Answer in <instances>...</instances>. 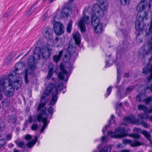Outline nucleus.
<instances>
[{"mask_svg": "<svg viewBox=\"0 0 152 152\" xmlns=\"http://www.w3.org/2000/svg\"><path fill=\"white\" fill-rule=\"evenodd\" d=\"M53 31L52 29L49 28H47L45 32L43 33V35L46 38L48 39V44L50 43V45L52 46L54 45L53 42V40L51 38L52 36Z\"/></svg>", "mask_w": 152, "mask_h": 152, "instance_id": "obj_16", "label": "nucleus"}, {"mask_svg": "<svg viewBox=\"0 0 152 152\" xmlns=\"http://www.w3.org/2000/svg\"><path fill=\"white\" fill-rule=\"evenodd\" d=\"M64 41L62 38L56 37L55 39V44L57 47H61L64 44Z\"/></svg>", "mask_w": 152, "mask_h": 152, "instance_id": "obj_21", "label": "nucleus"}, {"mask_svg": "<svg viewBox=\"0 0 152 152\" xmlns=\"http://www.w3.org/2000/svg\"><path fill=\"white\" fill-rule=\"evenodd\" d=\"M112 87L110 86L108 88L107 90V94L105 95V96H108L111 93Z\"/></svg>", "mask_w": 152, "mask_h": 152, "instance_id": "obj_38", "label": "nucleus"}, {"mask_svg": "<svg viewBox=\"0 0 152 152\" xmlns=\"http://www.w3.org/2000/svg\"><path fill=\"white\" fill-rule=\"evenodd\" d=\"M11 60L10 58H7L5 59V62L7 65L9 64L11 61Z\"/></svg>", "mask_w": 152, "mask_h": 152, "instance_id": "obj_45", "label": "nucleus"}, {"mask_svg": "<svg viewBox=\"0 0 152 152\" xmlns=\"http://www.w3.org/2000/svg\"><path fill=\"white\" fill-rule=\"evenodd\" d=\"M47 43V48L43 47L42 48H40L39 47H37L35 49V51L36 53L35 54V57L37 59H39L40 56V55L42 58H44L46 57H49L50 54L53 53L55 52L54 48L53 47V45L51 46Z\"/></svg>", "mask_w": 152, "mask_h": 152, "instance_id": "obj_3", "label": "nucleus"}, {"mask_svg": "<svg viewBox=\"0 0 152 152\" xmlns=\"http://www.w3.org/2000/svg\"><path fill=\"white\" fill-rule=\"evenodd\" d=\"M67 45V48L64 50L65 54L63 58V61L65 62L68 61L70 59L72 60H74L78 55L75 46H74L70 44H68Z\"/></svg>", "mask_w": 152, "mask_h": 152, "instance_id": "obj_5", "label": "nucleus"}, {"mask_svg": "<svg viewBox=\"0 0 152 152\" xmlns=\"http://www.w3.org/2000/svg\"><path fill=\"white\" fill-rule=\"evenodd\" d=\"M133 131L134 132L137 133H142V130L141 129L139 128H135L133 129Z\"/></svg>", "mask_w": 152, "mask_h": 152, "instance_id": "obj_39", "label": "nucleus"}, {"mask_svg": "<svg viewBox=\"0 0 152 152\" xmlns=\"http://www.w3.org/2000/svg\"><path fill=\"white\" fill-rule=\"evenodd\" d=\"M91 17V23L95 31L97 33H101L102 32V26L99 18L100 17L92 15Z\"/></svg>", "mask_w": 152, "mask_h": 152, "instance_id": "obj_9", "label": "nucleus"}, {"mask_svg": "<svg viewBox=\"0 0 152 152\" xmlns=\"http://www.w3.org/2000/svg\"><path fill=\"white\" fill-rule=\"evenodd\" d=\"M37 3V2L36 1V2H35L34 3V5H35Z\"/></svg>", "mask_w": 152, "mask_h": 152, "instance_id": "obj_63", "label": "nucleus"}, {"mask_svg": "<svg viewBox=\"0 0 152 152\" xmlns=\"http://www.w3.org/2000/svg\"><path fill=\"white\" fill-rule=\"evenodd\" d=\"M108 63V61H106V65H105V66L106 67H107L108 66L107 65Z\"/></svg>", "mask_w": 152, "mask_h": 152, "instance_id": "obj_61", "label": "nucleus"}, {"mask_svg": "<svg viewBox=\"0 0 152 152\" xmlns=\"http://www.w3.org/2000/svg\"><path fill=\"white\" fill-rule=\"evenodd\" d=\"M35 54H37V53H36L34 50V56H30L28 58V69L26 70L25 72L24 75V80L26 84H27L29 82L28 80V77L29 75L32 74L33 72L34 69L36 67L35 62L36 60H39L40 57L39 59H37L35 57Z\"/></svg>", "mask_w": 152, "mask_h": 152, "instance_id": "obj_4", "label": "nucleus"}, {"mask_svg": "<svg viewBox=\"0 0 152 152\" xmlns=\"http://www.w3.org/2000/svg\"><path fill=\"white\" fill-rule=\"evenodd\" d=\"M147 0H141V2L137 5L136 10L139 12L144 10L147 7Z\"/></svg>", "mask_w": 152, "mask_h": 152, "instance_id": "obj_17", "label": "nucleus"}, {"mask_svg": "<svg viewBox=\"0 0 152 152\" xmlns=\"http://www.w3.org/2000/svg\"><path fill=\"white\" fill-rule=\"evenodd\" d=\"M148 12L145 11L143 16L142 17L139 13L138 14L136 17L137 21L135 23V28L137 31H142L145 28V25H144L143 21L146 20L147 19Z\"/></svg>", "mask_w": 152, "mask_h": 152, "instance_id": "obj_8", "label": "nucleus"}, {"mask_svg": "<svg viewBox=\"0 0 152 152\" xmlns=\"http://www.w3.org/2000/svg\"><path fill=\"white\" fill-rule=\"evenodd\" d=\"M107 126H105L104 128L102 129V132L104 134V133L105 131H106L107 129Z\"/></svg>", "mask_w": 152, "mask_h": 152, "instance_id": "obj_51", "label": "nucleus"}, {"mask_svg": "<svg viewBox=\"0 0 152 152\" xmlns=\"http://www.w3.org/2000/svg\"><path fill=\"white\" fill-rule=\"evenodd\" d=\"M148 140L150 141V143L151 144H152V140H151V138L149 139Z\"/></svg>", "mask_w": 152, "mask_h": 152, "instance_id": "obj_60", "label": "nucleus"}, {"mask_svg": "<svg viewBox=\"0 0 152 152\" xmlns=\"http://www.w3.org/2000/svg\"><path fill=\"white\" fill-rule=\"evenodd\" d=\"M25 67V64L23 62L17 63L15 66V70L17 71L21 70Z\"/></svg>", "mask_w": 152, "mask_h": 152, "instance_id": "obj_22", "label": "nucleus"}, {"mask_svg": "<svg viewBox=\"0 0 152 152\" xmlns=\"http://www.w3.org/2000/svg\"><path fill=\"white\" fill-rule=\"evenodd\" d=\"M145 103L149 106H152V96L149 97L145 99Z\"/></svg>", "mask_w": 152, "mask_h": 152, "instance_id": "obj_29", "label": "nucleus"}, {"mask_svg": "<svg viewBox=\"0 0 152 152\" xmlns=\"http://www.w3.org/2000/svg\"><path fill=\"white\" fill-rule=\"evenodd\" d=\"M36 8L35 7H31V8L30 10L28 11L27 14V16H30L31 15H32L33 13L34 12L36 11H37V12L38 11H37L36 10Z\"/></svg>", "mask_w": 152, "mask_h": 152, "instance_id": "obj_30", "label": "nucleus"}, {"mask_svg": "<svg viewBox=\"0 0 152 152\" xmlns=\"http://www.w3.org/2000/svg\"><path fill=\"white\" fill-rule=\"evenodd\" d=\"M12 78V76L10 75L8 78H3L0 80V87L2 88L5 95L8 97L12 96L14 93V88L10 81Z\"/></svg>", "mask_w": 152, "mask_h": 152, "instance_id": "obj_2", "label": "nucleus"}, {"mask_svg": "<svg viewBox=\"0 0 152 152\" xmlns=\"http://www.w3.org/2000/svg\"><path fill=\"white\" fill-rule=\"evenodd\" d=\"M138 109L140 110H143L144 111V114L145 115V114H147V110L148 109L145 105L139 104L138 107Z\"/></svg>", "mask_w": 152, "mask_h": 152, "instance_id": "obj_25", "label": "nucleus"}, {"mask_svg": "<svg viewBox=\"0 0 152 152\" xmlns=\"http://www.w3.org/2000/svg\"><path fill=\"white\" fill-rule=\"evenodd\" d=\"M72 20H70L66 28V31L67 32L69 33H70L71 32V30L72 29Z\"/></svg>", "mask_w": 152, "mask_h": 152, "instance_id": "obj_31", "label": "nucleus"}, {"mask_svg": "<svg viewBox=\"0 0 152 152\" xmlns=\"http://www.w3.org/2000/svg\"><path fill=\"white\" fill-rule=\"evenodd\" d=\"M121 104H122V103H120V104H119V105L118 106V107L116 108V112L117 113H118V111H119V110L118 109V107H121Z\"/></svg>", "mask_w": 152, "mask_h": 152, "instance_id": "obj_52", "label": "nucleus"}, {"mask_svg": "<svg viewBox=\"0 0 152 152\" xmlns=\"http://www.w3.org/2000/svg\"><path fill=\"white\" fill-rule=\"evenodd\" d=\"M148 2V7L149 9H150L151 7H152V0H147V2Z\"/></svg>", "mask_w": 152, "mask_h": 152, "instance_id": "obj_46", "label": "nucleus"}, {"mask_svg": "<svg viewBox=\"0 0 152 152\" xmlns=\"http://www.w3.org/2000/svg\"><path fill=\"white\" fill-rule=\"evenodd\" d=\"M107 137L105 136H103L102 137V140L103 142H105L107 141Z\"/></svg>", "mask_w": 152, "mask_h": 152, "instance_id": "obj_50", "label": "nucleus"}, {"mask_svg": "<svg viewBox=\"0 0 152 152\" xmlns=\"http://www.w3.org/2000/svg\"><path fill=\"white\" fill-rule=\"evenodd\" d=\"M61 72L58 74V76L59 78L64 81H67L68 78L67 72L65 69L64 65L61 64L59 66Z\"/></svg>", "mask_w": 152, "mask_h": 152, "instance_id": "obj_15", "label": "nucleus"}, {"mask_svg": "<svg viewBox=\"0 0 152 152\" xmlns=\"http://www.w3.org/2000/svg\"><path fill=\"white\" fill-rule=\"evenodd\" d=\"M115 117L113 115H112L111 116V123H114L115 122Z\"/></svg>", "mask_w": 152, "mask_h": 152, "instance_id": "obj_47", "label": "nucleus"}, {"mask_svg": "<svg viewBox=\"0 0 152 152\" xmlns=\"http://www.w3.org/2000/svg\"><path fill=\"white\" fill-rule=\"evenodd\" d=\"M123 142L124 144H129L131 146L136 147L141 145V144L138 141H132L129 140L125 139L123 140Z\"/></svg>", "mask_w": 152, "mask_h": 152, "instance_id": "obj_18", "label": "nucleus"}, {"mask_svg": "<svg viewBox=\"0 0 152 152\" xmlns=\"http://www.w3.org/2000/svg\"><path fill=\"white\" fill-rule=\"evenodd\" d=\"M138 116L140 118L146 119L145 118V117H146V116L144 114V113L143 114H142V113H140L138 115Z\"/></svg>", "mask_w": 152, "mask_h": 152, "instance_id": "obj_44", "label": "nucleus"}, {"mask_svg": "<svg viewBox=\"0 0 152 152\" xmlns=\"http://www.w3.org/2000/svg\"><path fill=\"white\" fill-rule=\"evenodd\" d=\"M147 111V113H152V108L149 109H148Z\"/></svg>", "mask_w": 152, "mask_h": 152, "instance_id": "obj_54", "label": "nucleus"}, {"mask_svg": "<svg viewBox=\"0 0 152 152\" xmlns=\"http://www.w3.org/2000/svg\"><path fill=\"white\" fill-rule=\"evenodd\" d=\"M89 18L88 16H85L81 18L78 24V26L80 28L81 32H83L85 31L86 29V24L89 23Z\"/></svg>", "mask_w": 152, "mask_h": 152, "instance_id": "obj_13", "label": "nucleus"}, {"mask_svg": "<svg viewBox=\"0 0 152 152\" xmlns=\"http://www.w3.org/2000/svg\"><path fill=\"white\" fill-rule=\"evenodd\" d=\"M145 137L148 140L151 138V134L145 130H143L142 133Z\"/></svg>", "mask_w": 152, "mask_h": 152, "instance_id": "obj_27", "label": "nucleus"}, {"mask_svg": "<svg viewBox=\"0 0 152 152\" xmlns=\"http://www.w3.org/2000/svg\"><path fill=\"white\" fill-rule=\"evenodd\" d=\"M56 80L55 78L52 77L51 80L54 82L55 84L52 82L49 83L44 91L38 109L40 112L38 115L35 117L37 120L35 119L33 120L31 115L29 116L28 118V121L30 123L32 121L35 122L37 121L40 122L42 120L43 126L40 130L41 133L44 130L48 124L47 119L48 117V115L45 113L46 109L44 106L45 104L48 101L50 94V93L51 94V99L50 102V104L53 105L56 103L57 101L58 93L63 88L62 83L56 82Z\"/></svg>", "mask_w": 152, "mask_h": 152, "instance_id": "obj_1", "label": "nucleus"}, {"mask_svg": "<svg viewBox=\"0 0 152 152\" xmlns=\"http://www.w3.org/2000/svg\"><path fill=\"white\" fill-rule=\"evenodd\" d=\"M53 28L55 33L58 35H61L64 32V26L63 24L59 22H55Z\"/></svg>", "mask_w": 152, "mask_h": 152, "instance_id": "obj_14", "label": "nucleus"}, {"mask_svg": "<svg viewBox=\"0 0 152 152\" xmlns=\"http://www.w3.org/2000/svg\"><path fill=\"white\" fill-rule=\"evenodd\" d=\"M120 152H129V151L128 150H127V149H125L124 150H122Z\"/></svg>", "mask_w": 152, "mask_h": 152, "instance_id": "obj_55", "label": "nucleus"}, {"mask_svg": "<svg viewBox=\"0 0 152 152\" xmlns=\"http://www.w3.org/2000/svg\"><path fill=\"white\" fill-rule=\"evenodd\" d=\"M124 124L127 125L129 123L132 124H135L137 125H141L144 128H147L148 126L147 124L144 121L140 120L139 119H135V117L133 115H130L124 118Z\"/></svg>", "mask_w": 152, "mask_h": 152, "instance_id": "obj_7", "label": "nucleus"}, {"mask_svg": "<svg viewBox=\"0 0 152 152\" xmlns=\"http://www.w3.org/2000/svg\"><path fill=\"white\" fill-rule=\"evenodd\" d=\"M14 146V144H13L11 143H9L8 144V147L10 148H11L12 147Z\"/></svg>", "mask_w": 152, "mask_h": 152, "instance_id": "obj_53", "label": "nucleus"}, {"mask_svg": "<svg viewBox=\"0 0 152 152\" xmlns=\"http://www.w3.org/2000/svg\"><path fill=\"white\" fill-rule=\"evenodd\" d=\"M63 50L59 52L58 55H56L53 56V60L54 61L57 63L60 60L61 56L63 53Z\"/></svg>", "mask_w": 152, "mask_h": 152, "instance_id": "obj_24", "label": "nucleus"}, {"mask_svg": "<svg viewBox=\"0 0 152 152\" xmlns=\"http://www.w3.org/2000/svg\"><path fill=\"white\" fill-rule=\"evenodd\" d=\"M5 140L4 139H0V147H3L5 144Z\"/></svg>", "mask_w": 152, "mask_h": 152, "instance_id": "obj_40", "label": "nucleus"}, {"mask_svg": "<svg viewBox=\"0 0 152 152\" xmlns=\"http://www.w3.org/2000/svg\"><path fill=\"white\" fill-rule=\"evenodd\" d=\"M42 18L43 20H45L46 19V17L45 15H43L42 16Z\"/></svg>", "mask_w": 152, "mask_h": 152, "instance_id": "obj_57", "label": "nucleus"}, {"mask_svg": "<svg viewBox=\"0 0 152 152\" xmlns=\"http://www.w3.org/2000/svg\"><path fill=\"white\" fill-rule=\"evenodd\" d=\"M129 136L136 140L138 139L140 137L139 135L137 134H130Z\"/></svg>", "mask_w": 152, "mask_h": 152, "instance_id": "obj_35", "label": "nucleus"}, {"mask_svg": "<svg viewBox=\"0 0 152 152\" xmlns=\"http://www.w3.org/2000/svg\"><path fill=\"white\" fill-rule=\"evenodd\" d=\"M54 66L51 63H49L48 65V72L47 78L50 79L52 76L53 72Z\"/></svg>", "mask_w": 152, "mask_h": 152, "instance_id": "obj_20", "label": "nucleus"}, {"mask_svg": "<svg viewBox=\"0 0 152 152\" xmlns=\"http://www.w3.org/2000/svg\"><path fill=\"white\" fill-rule=\"evenodd\" d=\"M101 5L100 6L97 5H94L93 8V12L92 15H96L97 17H100L103 14L102 11H106L108 8V5L106 3L107 0H97Z\"/></svg>", "mask_w": 152, "mask_h": 152, "instance_id": "obj_6", "label": "nucleus"}, {"mask_svg": "<svg viewBox=\"0 0 152 152\" xmlns=\"http://www.w3.org/2000/svg\"><path fill=\"white\" fill-rule=\"evenodd\" d=\"M5 125L4 123H1L0 125V131L4 130L5 128Z\"/></svg>", "mask_w": 152, "mask_h": 152, "instance_id": "obj_41", "label": "nucleus"}, {"mask_svg": "<svg viewBox=\"0 0 152 152\" xmlns=\"http://www.w3.org/2000/svg\"><path fill=\"white\" fill-rule=\"evenodd\" d=\"M137 35L136 37V41L137 43H140L142 42V35H140V33H137Z\"/></svg>", "mask_w": 152, "mask_h": 152, "instance_id": "obj_32", "label": "nucleus"}, {"mask_svg": "<svg viewBox=\"0 0 152 152\" xmlns=\"http://www.w3.org/2000/svg\"><path fill=\"white\" fill-rule=\"evenodd\" d=\"M38 128V126L37 124H33L31 127V129L33 131L37 130Z\"/></svg>", "mask_w": 152, "mask_h": 152, "instance_id": "obj_37", "label": "nucleus"}, {"mask_svg": "<svg viewBox=\"0 0 152 152\" xmlns=\"http://www.w3.org/2000/svg\"><path fill=\"white\" fill-rule=\"evenodd\" d=\"M37 140V137H34V139L30 141H28L27 143L26 146L29 148H30L32 147L36 143Z\"/></svg>", "mask_w": 152, "mask_h": 152, "instance_id": "obj_23", "label": "nucleus"}, {"mask_svg": "<svg viewBox=\"0 0 152 152\" xmlns=\"http://www.w3.org/2000/svg\"><path fill=\"white\" fill-rule=\"evenodd\" d=\"M121 3L123 5H125L129 4L130 0H120Z\"/></svg>", "mask_w": 152, "mask_h": 152, "instance_id": "obj_34", "label": "nucleus"}, {"mask_svg": "<svg viewBox=\"0 0 152 152\" xmlns=\"http://www.w3.org/2000/svg\"><path fill=\"white\" fill-rule=\"evenodd\" d=\"M16 118L13 115H11L9 119V122L10 123H14L15 122Z\"/></svg>", "mask_w": 152, "mask_h": 152, "instance_id": "obj_33", "label": "nucleus"}, {"mask_svg": "<svg viewBox=\"0 0 152 152\" xmlns=\"http://www.w3.org/2000/svg\"><path fill=\"white\" fill-rule=\"evenodd\" d=\"M32 138L31 136L29 134L26 135L25 137V139L26 140H29Z\"/></svg>", "mask_w": 152, "mask_h": 152, "instance_id": "obj_42", "label": "nucleus"}, {"mask_svg": "<svg viewBox=\"0 0 152 152\" xmlns=\"http://www.w3.org/2000/svg\"><path fill=\"white\" fill-rule=\"evenodd\" d=\"M13 152H19V151L16 149L15 148L14 150V151Z\"/></svg>", "mask_w": 152, "mask_h": 152, "instance_id": "obj_59", "label": "nucleus"}, {"mask_svg": "<svg viewBox=\"0 0 152 152\" xmlns=\"http://www.w3.org/2000/svg\"><path fill=\"white\" fill-rule=\"evenodd\" d=\"M120 91H119V92L118 93V95L119 94H120Z\"/></svg>", "mask_w": 152, "mask_h": 152, "instance_id": "obj_64", "label": "nucleus"}, {"mask_svg": "<svg viewBox=\"0 0 152 152\" xmlns=\"http://www.w3.org/2000/svg\"><path fill=\"white\" fill-rule=\"evenodd\" d=\"M72 34L76 44L79 45L81 41L80 36L79 33L78 32H75L73 33Z\"/></svg>", "mask_w": 152, "mask_h": 152, "instance_id": "obj_19", "label": "nucleus"}, {"mask_svg": "<svg viewBox=\"0 0 152 152\" xmlns=\"http://www.w3.org/2000/svg\"><path fill=\"white\" fill-rule=\"evenodd\" d=\"M132 90V87H130L126 89V94H127L131 92Z\"/></svg>", "mask_w": 152, "mask_h": 152, "instance_id": "obj_43", "label": "nucleus"}, {"mask_svg": "<svg viewBox=\"0 0 152 152\" xmlns=\"http://www.w3.org/2000/svg\"><path fill=\"white\" fill-rule=\"evenodd\" d=\"M124 76L126 77H128L129 76V74L128 73H126L124 74Z\"/></svg>", "mask_w": 152, "mask_h": 152, "instance_id": "obj_58", "label": "nucleus"}, {"mask_svg": "<svg viewBox=\"0 0 152 152\" xmlns=\"http://www.w3.org/2000/svg\"><path fill=\"white\" fill-rule=\"evenodd\" d=\"M145 95L144 94H141L138 95L136 97V100L139 102L145 101Z\"/></svg>", "mask_w": 152, "mask_h": 152, "instance_id": "obj_26", "label": "nucleus"}, {"mask_svg": "<svg viewBox=\"0 0 152 152\" xmlns=\"http://www.w3.org/2000/svg\"><path fill=\"white\" fill-rule=\"evenodd\" d=\"M118 148H123V146H122L121 144H118Z\"/></svg>", "mask_w": 152, "mask_h": 152, "instance_id": "obj_56", "label": "nucleus"}, {"mask_svg": "<svg viewBox=\"0 0 152 152\" xmlns=\"http://www.w3.org/2000/svg\"><path fill=\"white\" fill-rule=\"evenodd\" d=\"M48 111L49 113L50 114H52L53 113V110L52 108L50 107L48 109Z\"/></svg>", "mask_w": 152, "mask_h": 152, "instance_id": "obj_48", "label": "nucleus"}, {"mask_svg": "<svg viewBox=\"0 0 152 152\" xmlns=\"http://www.w3.org/2000/svg\"><path fill=\"white\" fill-rule=\"evenodd\" d=\"M11 135L10 134H9L7 135L6 140H10L11 139Z\"/></svg>", "mask_w": 152, "mask_h": 152, "instance_id": "obj_49", "label": "nucleus"}, {"mask_svg": "<svg viewBox=\"0 0 152 152\" xmlns=\"http://www.w3.org/2000/svg\"><path fill=\"white\" fill-rule=\"evenodd\" d=\"M10 76H12V78L11 80V84L13 85V88L18 89L21 86L22 84V80L20 77H18L16 76H14L12 74H10L8 75V77L5 78H8Z\"/></svg>", "mask_w": 152, "mask_h": 152, "instance_id": "obj_12", "label": "nucleus"}, {"mask_svg": "<svg viewBox=\"0 0 152 152\" xmlns=\"http://www.w3.org/2000/svg\"><path fill=\"white\" fill-rule=\"evenodd\" d=\"M6 100L5 99H3L2 101V102L4 103V102Z\"/></svg>", "mask_w": 152, "mask_h": 152, "instance_id": "obj_62", "label": "nucleus"}, {"mask_svg": "<svg viewBox=\"0 0 152 152\" xmlns=\"http://www.w3.org/2000/svg\"><path fill=\"white\" fill-rule=\"evenodd\" d=\"M108 134L110 135V137L114 138H121L128 135V134L126 132L124 128H122L121 126L115 129V132L110 131L108 132Z\"/></svg>", "mask_w": 152, "mask_h": 152, "instance_id": "obj_10", "label": "nucleus"}, {"mask_svg": "<svg viewBox=\"0 0 152 152\" xmlns=\"http://www.w3.org/2000/svg\"><path fill=\"white\" fill-rule=\"evenodd\" d=\"M74 0H70L69 4V6L67 7H65L62 9L61 11V15L64 17H67L69 13L71 12L73 10H75L76 6L75 4L72 3Z\"/></svg>", "mask_w": 152, "mask_h": 152, "instance_id": "obj_11", "label": "nucleus"}, {"mask_svg": "<svg viewBox=\"0 0 152 152\" xmlns=\"http://www.w3.org/2000/svg\"><path fill=\"white\" fill-rule=\"evenodd\" d=\"M116 66L117 67V81L118 82H119L120 81V74L119 73V69L118 67V65L117 64Z\"/></svg>", "mask_w": 152, "mask_h": 152, "instance_id": "obj_36", "label": "nucleus"}, {"mask_svg": "<svg viewBox=\"0 0 152 152\" xmlns=\"http://www.w3.org/2000/svg\"><path fill=\"white\" fill-rule=\"evenodd\" d=\"M17 146L21 148H24L26 146V144L24 142L22 141H19L16 142Z\"/></svg>", "mask_w": 152, "mask_h": 152, "instance_id": "obj_28", "label": "nucleus"}]
</instances>
